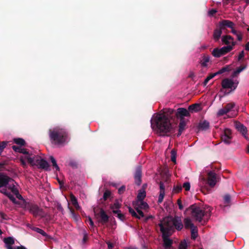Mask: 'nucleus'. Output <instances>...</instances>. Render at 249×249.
Masks as SVG:
<instances>
[{
  "mask_svg": "<svg viewBox=\"0 0 249 249\" xmlns=\"http://www.w3.org/2000/svg\"><path fill=\"white\" fill-rule=\"evenodd\" d=\"M175 112L174 109L169 108L166 113L157 114L154 119L151 120V127L156 126L160 136H169L173 129L170 118Z\"/></svg>",
  "mask_w": 249,
  "mask_h": 249,
  "instance_id": "obj_1",
  "label": "nucleus"
},
{
  "mask_svg": "<svg viewBox=\"0 0 249 249\" xmlns=\"http://www.w3.org/2000/svg\"><path fill=\"white\" fill-rule=\"evenodd\" d=\"M49 137L52 142L60 145L67 142L69 134L66 129L57 126L49 130Z\"/></svg>",
  "mask_w": 249,
  "mask_h": 249,
  "instance_id": "obj_2",
  "label": "nucleus"
},
{
  "mask_svg": "<svg viewBox=\"0 0 249 249\" xmlns=\"http://www.w3.org/2000/svg\"><path fill=\"white\" fill-rule=\"evenodd\" d=\"M189 210L191 212L192 217L198 222H203V225L206 223L208 218L211 215V211L210 209L204 210L196 204L191 205L186 209V211Z\"/></svg>",
  "mask_w": 249,
  "mask_h": 249,
  "instance_id": "obj_3",
  "label": "nucleus"
},
{
  "mask_svg": "<svg viewBox=\"0 0 249 249\" xmlns=\"http://www.w3.org/2000/svg\"><path fill=\"white\" fill-rule=\"evenodd\" d=\"M159 224H161L164 229L169 231L173 230L174 228L180 231L183 227L181 218L178 216L165 217Z\"/></svg>",
  "mask_w": 249,
  "mask_h": 249,
  "instance_id": "obj_4",
  "label": "nucleus"
},
{
  "mask_svg": "<svg viewBox=\"0 0 249 249\" xmlns=\"http://www.w3.org/2000/svg\"><path fill=\"white\" fill-rule=\"evenodd\" d=\"M21 208L28 210L35 217L37 216L44 217L46 216L43 209L40 208L36 204L33 202L24 200L23 202H22Z\"/></svg>",
  "mask_w": 249,
  "mask_h": 249,
  "instance_id": "obj_5",
  "label": "nucleus"
},
{
  "mask_svg": "<svg viewBox=\"0 0 249 249\" xmlns=\"http://www.w3.org/2000/svg\"><path fill=\"white\" fill-rule=\"evenodd\" d=\"M205 184H208L211 188H213L218 181V178L216 174L213 171H210L208 173L207 179L203 178Z\"/></svg>",
  "mask_w": 249,
  "mask_h": 249,
  "instance_id": "obj_6",
  "label": "nucleus"
},
{
  "mask_svg": "<svg viewBox=\"0 0 249 249\" xmlns=\"http://www.w3.org/2000/svg\"><path fill=\"white\" fill-rule=\"evenodd\" d=\"M3 241L7 249H27L25 247L22 245L14 248L12 246L15 244V240L13 237H5Z\"/></svg>",
  "mask_w": 249,
  "mask_h": 249,
  "instance_id": "obj_7",
  "label": "nucleus"
},
{
  "mask_svg": "<svg viewBox=\"0 0 249 249\" xmlns=\"http://www.w3.org/2000/svg\"><path fill=\"white\" fill-rule=\"evenodd\" d=\"M238 82L235 83L232 80L229 78L224 79L221 82L222 87L224 89H230L231 91L236 89Z\"/></svg>",
  "mask_w": 249,
  "mask_h": 249,
  "instance_id": "obj_8",
  "label": "nucleus"
},
{
  "mask_svg": "<svg viewBox=\"0 0 249 249\" xmlns=\"http://www.w3.org/2000/svg\"><path fill=\"white\" fill-rule=\"evenodd\" d=\"M232 139L231 131L229 128H225L224 132L221 135V140L226 144H230L231 143Z\"/></svg>",
  "mask_w": 249,
  "mask_h": 249,
  "instance_id": "obj_9",
  "label": "nucleus"
},
{
  "mask_svg": "<svg viewBox=\"0 0 249 249\" xmlns=\"http://www.w3.org/2000/svg\"><path fill=\"white\" fill-rule=\"evenodd\" d=\"M176 117L179 120L185 119L184 117L190 116V113L189 111L183 107H179L177 109L175 112Z\"/></svg>",
  "mask_w": 249,
  "mask_h": 249,
  "instance_id": "obj_10",
  "label": "nucleus"
},
{
  "mask_svg": "<svg viewBox=\"0 0 249 249\" xmlns=\"http://www.w3.org/2000/svg\"><path fill=\"white\" fill-rule=\"evenodd\" d=\"M235 104L233 102L229 103L226 105L223 108L220 109L218 112L217 115L219 116H223L232 110L235 107Z\"/></svg>",
  "mask_w": 249,
  "mask_h": 249,
  "instance_id": "obj_11",
  "label": "nucleus"
},
{
  "mask_svg": "<svg viewBox=\"0 0 249 249\" xmlns=\"http://www.w3.org/2000/svg\"><path fill=\"white\" fill-rule=\"evenodd\" d=\"M14 180L6 175L4 173H0V188L6 187L11 182H13Z\"/></svg>",
  "mask_w": 249,
  "mask_h": 249,
  "instance_id": "obj_12",
  "label": "nucleus"
},
{
  "mask_svg": "<svg viewBox=\"0 0 249 249\" xmlns=\"http://www.w3.org/2000/svg\"><path fill=\"white\" fill-rule=\"evenodd\" d=\"M221 41L224 44L227 46H232L234 47L237 44L236 41H234V38L230 35H225L222 36Z\"/></svg>",
  "mask_w": 249,
  "mask_h": 249,
  "instance_id": "obj_13",
  "label": "nucleus"
},
{
  "mask_svg": "<svg viewBox=\"0 0 249 249\" xmlns=\"http://www.w3.org/2000/svg\"><path fill=\"white\" fill-rule=\"evenodd\" d=\"M142 171L141 166H138L134 173L135 182L137 185H140L142 182Z\"/></svg>",
  "mask_w": 249,
  "mask_h": 249,
  "instance_id": "obj_14",
  "label": "nucleus"
},
{
  "mask_svg": "<svg viewBox=\"0 0 249 249\" xmlns=\"http://www.w3.org/2000/svg\"><path fill=\"white\" fill-rule=\"evenodd\" d=\"M36 164L39 166V168L48 171L50 170V165L48 162L43 159H37L36 160Z\"/></svg>",
  "mask_w": 249,
  "mask_h": 249,
  "instance_id": "obj_15",
  "label": "nucleus"
},
{
  "mask_svg": "<svg viewBox=\"0 0 249 249\" xmlns=\"http://www.w3.org/2000/svg\"><path fill=\"white\" fill-rule=\"evenodd\" d=\"M234 24L233 22L226 19H223L221 21L219 22L218 26L223 30H224L226 27H228L232 29L234 27Z\"/></svg>",
  "mask_w": 249,
  "mask_h": 249,
  "instance_id": "obj_16",
  "label": "nucleus"
},
{
  "mask_svg": "<svg viewBox=\"0 0 249 249\" xmlns=\"http://www.w3.org/2000/svg\"><path fill=\"white\" fill-rule=\"evenodd\" d=\"M235 126L236 129L246 137L247 134V128L239 122H235Z\"/></svg>",
  "mask_w": 249,
  "mask_h": 249,
  "instance_id": "obj_17",
  "label": "nucleus"
},
{
  "mask_svg": "<svg viewBox=\"0 0 249 249\" xmlns=\"http://www.w3.org/2000/svg\"><path fill=\"white\" fill-rule=\"evenodd\" d=\"M100 219L99 222L102 224L104 225L107 223L109 221V216L107 214L105 211L103 209H101L100 211Z\"/></svg>",
  "mask_w": 249,
  "mask_h": 249,
  "instance_id": "obj_18",
  "label": "nucleus"
},
{
  "mask_svg": "<svg viewBox=\"0 0 249 249\" xmlns=\"http://www.w3.org/2000/svg\"><path fill=\"white\" fill-rule=\"evenodd\" d=\"M210 57L207 54H203L201 57V59L199 61V64L201 67L206 68L208 67V63L210 62Z\"/></svg>",
  "mask_w": 249,
  "mask_h": 249,
  "instance_id": "obj_19",
  "label": "nucleus"
},
{
  "mask_svg": "<svg viewBox=\"0 0 249 249\" xmlns=\"http://www.w3.org/2000/svg\"><path fill=\"white\" fill-rule=\"evenodd\" d=\"M222 29L218 26L213 31V37L215 41H217L220 39L222 33Z\"/></svg>",
  "mask_w": 249,
  "mask_h": 249,
  "instance_id": "obj_20",
  "label": "nucleus"
},
{
  "mask_svg": "<svg viewBox=\"0 0 249 249\" xmlns=\"http://www.w3.org/2000/svg\"><path fill=\"white\" fill-rule=\"evenodd\" d=\"M201 109V108L199 104H194L189 106L188 110L189 112H196Z\"/></svg>",
  "mask_w": 249,
  "mask_h": 249,
  "instance_id": "obj_21",
  "label": "nucleus"
},
{
  "mask_svg": "<svg viewBox=\"0 0 249 249\" xmlns=\"http://www.w3.org/2000/svg\"><path fill=\"white\" fill-rule=\"evenodd\" d=\"M210 126L209 123L206 120L200 121L198 124V128L201 130H206L209 129Z\"/></svg>",
  "mask_w": 249,
  "mask_h": 249,
  "instance_id": "obj_22",
  "label": "nucleus"
},
{
  "mask_svg": "<svg viewBox=\"0 0 249 249\" xmlns=\"http://www.w3.org/2000/svg\"><path fill=\"white\" fill-rule=\"evenodd\" d=\"M12 147L14 151L16 152L24 154L26 155H29V153L26 149L22 148L20 146L16 145H13Z\"/></svg>",
  "mask_w": 249,
  "mask_h": 249,
  "instance_id": "obj_23",
  "label": "nucleus"
},
{
  "mask_svg": "<svg viewBox=\"0 0 249 249\" xmlns=\"http://www.w3.org/2000/svg\"><path fill=\"white\" fill-rule=\"evenodd\" d=\"M122 204L119 202V200L116 199L113 204L110 205V208L113 211L119 210L121 207Z\"/></svg>",
  "mask_w": 249,
  "mask_h": 249,
  "instance_id": "obj_24",
  "label": "nucleus"
},
{
  "mask_svg": "<svg viewBox=\"0 0 249 249\" xmlns=\"http://www.w3.org/2000/svg\"><path fill=\"white\" fill-rule=\"evenodd\" d=\"M114 214H117L116 216L121 221H124L125 220V215L121 213L120 210L113 211Z\"/></svg>",
  "mask_w": 249,
  "mask_h": 249,
  "instance_id": "obj_25",
  "label": "nucleus"
},
{
  "mask_svg": "<svg viewBox=\"0 0 249 249\" xmlns=\"http://www.w3.org/2000/svg\"><path fill=\"white\" fill-rule=\"evenodd\" d=\"M184 223L186 229L190 228L191 229L192 228L195 227L189 218H185L184 220Z\"/></svg>",
  "mask_w": 249,
  "mask_h": 249,
  "instance_id": "obj_26",
  "label": "nucleus"
},
{
  "mask_svg": "<svg viewBox=\"0 0 249 249\" xmlns=\"http://www.w3.org/2000/svg\"><path fill=\"white\" fill-rule=\"evenodd\" d=\"M212 55L215 57H220L221 56L224 55L221 52V49L218 48H214L212 53Z\"/></svg>",
  "mask_w": 249,
  "mask_h": 249,
  "instance_id": "obj_27",
  "label": "nucleus"
},
{
  "mask_svg": "<svg viewBox=\"0 0 249 249\" xmlns=\"http://www.w3.org/2000/svg\"><path fill=\"white\" fill-rule=\"evenodd\" d=\"M146 196V192L144 190H140L137 196V200L139 201H142Z\"/></svg>",
  "mask_w": 249,
  "mask_h": 249,
  "instance_id": "obj_28",
  "label": "nucleus"
},
{
  "mask_svg": "<svg viewBox=\"0 0 249 249\" xmlns=\"http://www.w3.org/2000/svg\"><path fill=\"white\" fill-rule=\"evenodd\" d=\"M14 181L13 182H11L10 183H9V184L7 185H8V189L10 190L15 195L16 194L18 193V190L14 185Z\"/></svg>",
  "mask_w": 249,
  "mask_h": 249,
  "instance_id": "obj_29",
  "label": "nucleus"
},
{
  "mask_svg": "<svg viewBox=\"0 0 249 249\" xmlns=\"http://www.w3.org/2000/svg\"><path fill=\"white\" fill-rule=\"evenodd\" d=\"M69 209L70 211V213H71L72 218L75 221H78L80 218L79 215L75 213L74 209L72 208L69 207Z\"/></svg>",
  "mask_w": 249,
  "mask_h": 249,
  "instance_id": "obj_30",
  "label": "nucleus"
},
{
  "mask_svg": "<svg viewBox=\"0 0 249 249\" xmlns=\"http://www.w3.org/2000/svg\"><path fill=\"white\" fill-rule=\"evenodd\" d=\"M221 50V52L223 55L226 54V53L230 52L231 51H232L233 49V48H232V46H224L220 48Z\"/></svg>",
  "mask_w": 249,
  "mask_h": 249,
  "instance_id": "obj_31",
  "label": "nucleus"
},
{
  "mask_svg": "<svg viewBox=\"0 0 249 249\" xmlns=\"http://www.w3.org/2000/svg\"><path fill=\"white\" fill-rule=\"evenodd\" d=\"M247 67L246 65H242L240 67L237 68L236 70L233 72V76H236L238 75L241 71L244 70Z\"/></svg>",
  "mask_w": 249,
  "mask_h": 249,
  "instance_id": "obj_32",
  "label": "nucleus"
},
{
  "mask_svg": "<svg viewBox=\"0 0 249 249\" xmlns=\"http://www.w3.org/2000/svg\"><path fill=\"white\" fill-rule=\"evenodd\" d=\"M191 238L193 240H195L198 235V231L196 227H194L191 229Z\"/></svg>",
  "mask_w": 249,
  "mask_h": 249,
  "instance_id": "obj_33",
  "label": "nucleus"
},
{
  "mask_svg": "<svg viewBox=\"0 0 249 249\" xmlns=\"http://www.w3.org/2000/svg\"><path fill=\"white\" fill-rule=\"evenodd\" d=\"M50 160L52 163V166L53 167V168H54L56 171H59L60 168L58 166L56 163V160L54 158V157L52 156H50Z\"/></svg>",
  "mask_w": 249,
  "mask_h": 249,
  "instance_id": "obj_34",
  "label": "nucleus"
},
{
  "mask_svg": "<svg viewBox=\"0 0 249 249\" xmlns=\"http://www.w3.org/2000/svg\"><path fill=\"white\" fill-rule=\"evenodd\" d=\"M13 141L15 143L20 146H24L26 143L24 140L22 138H15Z\"/></svg>",
  "mask_w": 249,
  "mask_h": 249,
  "instance_id": "obj_35",
  "label": "nucleus"
},
{
  "mask_svg": "<svg viewBox=\"0 0 249 249\" xmlns=\"http://www.w3.org/2000/svg\"><path fill=\"white\" fill-rule=\"evenodd\" d=\"M216 75H217V74H216V73H211L210 74L209 76H208L206 79H205L204 81L203 82V85L204 87H205L207 83H208V82L211 80L212 79V78H213L214 76H215Z\"/></svg>",
  "mask_w": 249,
  "mask_h": 249,
  "instance_id": "obj_36",
  "label": "nucleus"
},
{
  "mask_svg": "<svg viewBox=\"0 0 249 249\" xmlns=\"http://www.w3.org/2000/svg\"><path fill=\"white\" fill-rule=\"evenodd\" d=\"M7 196L10 199V200H11L12 201V202L14 204H18L20 207L21 206L22 202H19V201H17L16 200V199L14 197V196L12 195H11L10 193L8 194V195Z\"/></svg>",
  "mask_w": 249,
  "mask_h": 249,
  "instance_id": "obj_37",
  "label": "nucleus"
},
{
  "mask_svg": "<svg viewBox=\"0 0 249 249\" xmlns=\"http://www.w3.org/2000/svg\"><path fill=\"white\" fill-rule=\"evenodd\" d=\"M230 71V66L229 65H227L223 68H222L220 70H219L218 71H217L216 74L217 75L223 73L225 72L229 71Z\"/></svg>",
  "mask_w": 249,
  "mask_h": 249,
  "instance_id": "obj_38",
  "label": "nucleus"
},
{
  "mask_svg": "<svg viewBox=\"0 0 249 249\" xmlns=\"http://www.w3.org/2000/svg\"><path fill=\"white\" fill-rule=\"evenodd\" d=\"M186 125V121L185 119L179 120L178 125L179 129L184 130Z\"/></svg>",
  "mask_w": 249,
  "mask_h": 249,
  "instance_id": "obj_39",
  "label": "nucleus"
},
{
  "mask_svg": "<svg viewBox=\"0 0 249 249\" xmlns=\"http://www.w3.org/2000/svg\"><path fill=\"white\" fill-rule=\"evenodd\" d=\"M33 230L37 232V233H39L40 234H41V235H42L43 236H45V237H47V234L43 231L42 230V229H39L38 228H37V227H34Z\"/></svg>",
  "mask_w": 249,
  "mask_h": 249,
  "instance_id": "obj_40",
  "label": "nucleus"
},
{
  "mask_svg": "<svg viewBox=\"0 0 249 249\" xmlns=\"http://www.w3.org/2000/svg\"><path fill=\"white\" fill-rule=\"evenodd\" d=\"M223 199H224V203L225 204H226L227 205H229V204L231 202V196L229 194H226L224 196Z\"/></svg>",
  "mask_w": 249,
  "mask_h": 249,
  "instance_id": "obj_41",
  "label": "nucleus"
},
{
  "mask_svg": "<svg viewBox=\"0 0 249 249\" xmlns=\"http://www.w3.org/2000/svg\"><path fill=\"white\" fill-rule=\"evenodd\" d=\"M30 154L28 155H26L25 157V159H26L27 161H28V162L31 164V165L32 166H34V165H35L36 164V163H34V159L33 158H31L30 157Z\"/></svg>",
  "mask_w": 249,
  "mask_h": 249,
  "instance_id": "obj_42",
  "label": "nucleus"
},
{
  "mask_svg": "<svg viewBox=\"0 0 249 249\" xmlns=\"http://www.w3.org/2000/svg\"><path fill=\"white\" fill-rule=\"evenodd\" d=\"M176 151L175 149L172 150L171 152V161L174 163L176 162Z\"/></svg>",
  "mask_w": 249,
  "mask_h": 249,
  "instance_id": "obj_43",
  "label": "nucleus"
},
{
  "mask_svg": "<svg viewBox=\"0 0 249 249\" xmlns=\"http://www.w3.org/2000/svg\"><path fill=\"white\" fill-rule=\"evenodd\" d=\"M68 165L73 168H77L78 167L77 162L73 160H70L69 161Z\"/></svg>",
  "mask_w": 249,
  "mask_h": 249,
  "instance_id": "obj_44",
  "label": "nucleus"
},
{
  "mask_svg": "<svg viewBox=\"0 0 249 249\" xmlns=\"http://www.w3.org/2000/svg\"><path fill=\"white\" fill-rule=\"evenodd\" d=\"M128 211H129V213L131 214L132 216H133V217H135L137 218L140 219V217L139 216V215L130 207H128Z\"/></svg>",
  "mask_w": 249,
  "mask_h": 249,
  "instance_id": "obj_45",
  "label": "nucleus"
},
{
  "mask_svg": "<svg viewBox=\"0 0 249 249\" xmlns=\"http://www.w3.org/2000/svg\"><path fill=\"white\" fill-rule=\"evenodd\" d=\"M140 204L139 205V207L141 209H143L146 210L148 208L149 206H148V205L147 204V203L143 201V200L142 201H140Z\"/></svg>",
  "mask_w": 249,
  "mask_h": 249,
  "instance_id": "obj_46",
  "label": "nucleus"
},
{
  "mask_svg": "<svg viewBox=\"0 0 249 249\" xmlns=\"http://www.w3.org/2000/svg\"><path fill=\"white\" fill-rule=\"evenodd\" d=\"M187 244L186 242L184 240L181 241L179 244L178 249H187Z\"/></svg>",
  "mask_w": 249,
  "mask_h": 249,
  "instance_id": "obj_47",
  "label": "nucleus"
},
{
  "mask_svg": "<svg viewBox=\"0 0 249 249\" xmlns=\"http://www.w3.org/2000/svg\"><path fill=\"white\" fill-rule=\"evenodd\" d=\"M164 195H165V192H163L162 191L161 192H160V195H159L158 200V203H161L163 201Z\"/></svg>",
  "mask_w": 249,
  "mask_h": 249,
  "instance_id": "obj_48",
  "label": "nucleus"
},
{
  "mask_svg": "<svg viewBox=\"0 0 249 249\" xmlns=\"http://www.w3.org/2000/svg\"><path fill=\"white\" fill-rule=\"evenodd\" d=\"M111 193L108 190H106L103 195V199L104 201H106L110 196Z\"/></svg>",
  "mask_w": 249,
  "mask_h": 249,
  "instance_id": "obj_49",
  "label": "nucleus"
},
{
  "mask_svg": "<svg viewBox=\"0 0 249 249\" xmlns=\"http://www.w3.org/2000/svg\"><path fill=\"white\" fill-rule=\"evenodd\" d=\"M71 200L72 204L73 206H75V205H76L78 203L77 200L76 198L73 195H71Z\"/></svg>",
  "mask_w": 249,
  "mask_h": 249,
  "instance_id": "obj_50",
  "label": "nucleus"
},
{
  "mask_svg": "<svg viewBox=\"0 0 249 249\" xmlns=\"http://www.w3.org/2000/svg\"><path fill=\"white\" fill-rule=\"evenodd\" d=\"M182 187H183L186 191H189L190 189V183L189 182H184L183 184Z\"/></svg>",
  "mask_w": 249,
  "mask_h": 249,
  "instance_id": "obj_51",
  "label": "nucleus"
},
{
  "mask_svg": "<svg viewBox=\"0 0 249 249\" xmlns=\"http://www.w3.org/2000/svg\"><path fill=\"white\" fill-rule=\"evenodd\" d=\"M125 190V186L124 185H122L120 188H119L118 190V192L119 194H122L124 193Z\"/></svg>",
  "mask_w": 249,
  "mask_h": 249,
  "instance_id": "obj_52",
  "label": "nucleus"
},
{
  "mask_svg": "<svg viewBox=\"0 0 249 249\" xmlns=\"http://www.w3.org/2000/svg\"><path fill=\"white\" fill-rule=\"evenodd\" d=\"M245 56V53L244 51L243 50L239 54L238 57V61H240V60L242 59Z\"/></svg>",
  "mask_w": 249,
  "mask_h": 249,
  "instance_id": "obj_53",
  "label": "nucleus"
},
{
  "mask_svg": "<svg viewBox=\"0 0 249 249\" xmlns=\"http://www.w3.org/2000/svg\"><path fill=\"white\" fill-rule=\"evenodd\" d=\"M182 186L180 185H178L174 188V190L177 192L178 193L182 190Z\"/></svg>",
  "mask_w": 249,
  "mask_h": 249,
  "instance_id": "obj_54",
  "label": "nucleus"
},
{
  "mask_svg": "<svg viewBox=\"0 0 249 249\" xmlns=\"http://www.w3.org/2000/svg\"><path fill=\"white\" fill-rule=\"evenodd\" d=\"M216 12L217 11L215 9H212L208 12V15L210 16H213Z\"/></svg>",
  "mask_w": 249,
  "mask_h": 249,
  "instance_id": "obj_55",
  "label": "nucleus"
},
{
  "mask_svg": "<svg viewBox=\"0 0 249 249\" xmlns=\"http://www.w3.org/2000/svg\"><path fill=\"white\" fill-rule=\"evenodd\" d=\"M177 203L178 206V208L179 210H182L183 209V206L182 204V202L181 199H178L177 201Z\"/></svg>",
  "mask_w": 249,
  "mask_h": 249,
  "instance_id": "obj_56",
  "label": "nucleus"
},
{
  "mask_svg": "<svg viewBox=\"0 0 249 249\" xmlns=\"http://www.w3.org/2000/svg\"><path fill=\"white\" fill-rule=\"evenodd\" d=\"M16 197L17 198H18V199L19 200H21V202H23L24 200H26L25 199H24L23 197L22 196L19 194V192H18L17 194H15Z\"/></svg>",
  "mask_w": 249,
  "mask_h": 249,
  "instance_id": "obj_57",
  "label": "nucleus"
},
{
  "mask_svg": "<svg viewBox=\"0 0 249 249\" xmlns=\"http://www.w3.org/2000/svg\"><path fill=\"white\" fill-rule=\"evenodd\" d=\"M160 192H161L162 191L163 192H165L164 185L162 181H160Z\"/></svg>",
  "mask_w": 249,
  "mask_h": 249,
  "instance_id": "obj_58",
  "label": "nucleus"
},
{
  "mask_svg": "<svg viewBox=\"0 0 249 249\" xmlns=\"http://www.w3.org/2000/svg\"><path fill=\"white\" fill-rule=\"evenodd\" d=\"M20 161L21 164L22 165V166L23 167H26V166H27L26 162L25 161V160L23 159V158L21 157L20 158Z\"/></svg>",
  "mask_w": 249,
  "mask_h": 249,
  "instance_id": "obj_59",
  "label": "nucleus"
},
{
  "mask_svg": "<svg viewBox=\"0 0 249 249\" xmlns=\"http://www.w3.org/2000/svg\"><path fill=\"white\" fill-rule=\"evenodd\" d=\"M136 211H137V213H138V214H139L138 215L140 217V218L144 217V213L141 210H140L138 208H136Z\"/></svg>",
  "mask_w": 249,
  "mask_h": 249,
  "instance_id": "obj_60",
  "label": "nucleus"
},
{
  "mask_svg": "<svg viewBox=\"0 0 249 249\" xmlns=\"http://www.w3.org/2000/svg\"><path fill=\"white\" fill-rule=\"evenodd\" d=\"M0 192L2 194H3L4 195H5L6 196H7L8 195V194H10V193H9L7 189H5V188H4V189H2L1 190H0Z\"/></svg>",
  "mask_w": 249,
  "mask_h": 249,
  "instance_id": "obj_61",
  "label": "nucleus"
},
{
  "mask_svg": "<svg viewBox=\"0 0 249 249\" xmlns=\"http://www.w3.org/2000/svg\"><path fill=\"white\" fill-rule=\"evenodd\" d=\"M0 216L3 219L6 220L7 218V216L6 214H4L3 213L0 212Z\"/></svg>",
  "mask_w": 249,
  "mask_h": 249,
  "instance_id": "obj_62",
  "label": "nucleus"
},
{
  "mask_svg": "<svg viewBox=\"0 0 249 249\" xmlns=\"http://www.w3.org/2000/svg\"><path fill=\"white\" fill-rule=\"evenodd\" d=\"M236 36H237V39L239 41H241L242 40V35L241 33H238L237 35H236Z\"/></svg>",
  "mask_w": 249,
  "mask_h": 249,
  "instance_id": "obj_63",
  "label": "nucleus"
},
{
  "mask_svg": "<svg viewBox=\"0 0 249 249\" xmlns=\"http://www.w3.org/2000/svg\"><path fill=\"white\" fill-rule=\"evenodd\" d=\"M107 246H108V249H112L113 247V245L112 243L109 242H108L107 243Z\"/></svg>",
  "mask_w": 249,
  "mask_h": 249,
  "instance_id": "obj_64",
  "label": "nucleus"
}]
</instances>
